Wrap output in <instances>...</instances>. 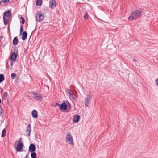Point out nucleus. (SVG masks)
I'll list each match as a JSON object with an SVG mask.
<instances>
[{
    "mask_svg": "<svg viewBox=\"0 0 158 158\" xmlns=\"http://www.w3.org/2000/svg\"><path fill=\"white\" fill-rule=\"evenodd\" d=\"M18 142V141L17 140L15 141V142Z\"/></svg>",
    "mask_w": 158,
    "mask_h": 158,
    "instance_id": "58836bf2",
    "label": "nucleus"
},
{
    "mask_svg": "<svg viewBox=\"0 0 158 158\" xmlns=\"http://www.w3.org/2000/svg\"><path fill=\"white\" fill-rule=\"evenodd\" d=\"M66 141L69 144H71L73 146L74 143L73 138L69 133H67L66 137Z\"/></svg>",
    "mask_w": 158,
    "mask_h": 158,
    "instance_id": "20e7f679",
    "label": "nucleus"
},
{
    "mask_svg": "<svg viewBox=\"0 0 158 158\" xmlns=\"http://www.w3.org/2000/svg\"><path fill=\"white\" fill-rule=\"evenodd\" d=\"M31 94H33V95H34L35 96L36 95V94H35V93L34 92H32Z\"/></svg>",
    "mask_w": 158,
    "mask_h": 158,
    "instance_id": "473e14b6",
    "label": "nucleus"
},
{
    "mask_svg": "<svg viewBox=\"0 0 158 158\" xmlns=\"http://www.w3.org/2000/svg\"><path fill=\"white\" fill-rule=\"evenodd\" d=\"M66 91L69 94L70 97H71L73 99H74L75 98L74 96H75V95L73 93L72 91L69 89H67Z\"/></svg>",
    "mask_w": 158,
    "mask_h": 158,
    "instance_id": "f8f14e48",
    "label": "nucleus"
},
{
    "mask_svg": "<svg viewBox=\"0 0 158 158\" xmlns=\"http://www.w3.org/2000/svg\"><path fill=\"white\" fill-rule=\"evenodd\" d=\"M11 15V14L10 11L9 10L5 11L3 14V16L4 17L6 16V17H10Z\"/></svg>",
    "mask_w": 158,
    "mask_h": 158,
    "instance_id": "4468645a",
    "label": "nucleus"
},
{
    "mask_svg": "<svg viewBox=\"0 0 158 158\" xmlns=\"http://www.w3.org/2000/svg\"><path fill=\"white\" fill-rule=\"evenodd\" d=\"M0 89H1V91H0V92H1V93H2V91H3V89H1V88Z\"/></svg>",
    "mask_w": 158,
    "mask_h": 158,
    "instance_id": "c9c22d12",
    "label": "nucleus"
},
{
    "mask_svg": "<svg viewBox=\"0 0 158 158\" xmlns=\"http://www.w3.org/2000/svg\"><path fill=\"white\" fill-rule=\"evenodd\" d=\"M141 16V11L138 10H136L131 13V15L129 17L128 19L132 21L140 18Z\"/></svg>",
    "mask_w": 158,
    "mask_h": 158,
    "instance_id": "f257e3e1",
    "label": "nucleus"
},
{
    "mask_svg": "<svg viewBox=\"0 0 158 158\" xmlns=\"http://www.w3.org/2000/svg\"><path fill=\"white\" fill-rule=\"evenodd\" d=\"M3 38V36L1 35L0 36V39H2Z\"/></svg>",
    "mask_w": 158,
    "mask_h": 158,
    "instance_id": "e433bc0d",
    "label": "nucleus"
},
{
    "mask_svg": "<svg viewBox=\"0 0 158 158\" xmlns=\"http://www.w3.org/2000/svg\"><path fill=\"white\" fill-rule=\"evenodd\" d=\"M18 56L17 53L13 52L11 55L10 60L12 61H15Z\"/></svg>",
    "mask_w": 158,
    "mask_h": 158,
    "instance_id": "6e6552de",
    "label": "nucleus"
},
{
    "mask_svg": "<svg viewBox=\"0 0 158 158\" xmlns=\"http://www.w3.org/2000/svg\"><path fill=\"white\" fill-rule=\"evenodd\" d=\"M10 0H1V2L4 3H7L9 2Z\"/></svg>",
    "mask_w": 158,
    "mask_h": 158,
    "instance_id": "cd10ccee",
    "label": "nucleus"
},
{
    "mask_svg": "<svg viewBox=\"0 0 158 158\" xmlns=\"http://www.w3.org/2000/svg\"><path fill=\"white\" fill-rule=\"evenodd\" d=\"M31 115L33 118H36L38 116L37 111L35 110H33L31 112Z\"/></svg>",
    "mask_w": 158,
    "mask_h": 158,
    "instance_id": "ddd939ff",
    "label": "nucleus"
},
{
    "mask_svg": "<svg viewBox=\"0 0 158 158\" xmlns=\"http://www.w3.org/2000/svg\"><path fill=\"white\" fill-rule=\"evenodd\" d=\"M1 87L0 86V89H1Z\"/></svg>",
    "mask_w": 158,
    "mask_h": 158,
    "instance_id": "a19ab883",
    "label": "nucleus"
},
{
    "mask_svg": "<svg viewBox=\"0 0 158 158\" xmlns=\"http://www.w3.org/2000/svg\"><path fill=\"white\" fill-rule=\"evenodd\" d=\"M42 3V0H36V5L38 6H40Z\"/></svg>",
    "mask_w": 158,
    "mask_h": 158,
    "instance_id": "6ab92c4d",
    "label": "nucleus"
},
{
    "mask_svg": "<svg viewBox=\"0 0 158 158\" xmlns=\"http://www.w3.org/2000/svg\"><path fill=\"white\" fill-rule=\"evenodd\" d=\"M33 98L36 100H41L42 97L40 95H39L38 94H37L35 96H34Z\"/></svg>",
    "mask_w": 158,
    "mask_h": 158,
    "instance_id": "f3484780",
    "label": "nucleus"
},
{
    "mask_svg": "<svg viewBox=\"0 0 158 158\" xmlns=\"http://www.w3.org/2000/svg\"><path fill=\"white\" fill-rule=\"evenodd\" d=\"M1 1H0V4H1Z\"/></svg>",
    "mask_w": 158,
    "mask_h": 158,
    "instance_id": "ea45409f",
    "label": "nucleus"
},
{
    "mask_svg": "<svg viewBox=\"0 0 158 158\" xmlns=\"http://www.w3.org/2000/svg\"><path fill=\"white\" fill-rule=\"evenodd\" d=\"M56 2L55 0H50L49 7L52 9H53L56 6Z\"/></svg>",
    "mask_w": 158,
    "mask_h": 158,
    "instance_id": "1a4fd4ad",
    "label": "nucleus"
},
{
    "mask_svg": "<svg viewBox=\"0 0 158 158\" xmlns=\"http://www.w3.org/2000/svg\"><path fill=\"white\" fill-rule=\"evenodd\" d=\"M24 145L23 143L20 141L17 144L16 150L17 152H20L23 149Z\"/></svg>",
    "mask_w": 158,
    "mask_h": 158,
    "instance_id": "39448f33",
    "label": "nucleus"
},
{
    "mask_svg": "<svg viewBox=\"0 0 158 158\" xmlns=\"http://www.w3.org/2000/svg\"><path fill=\"white\" fill-rule=\"evenodd\" d=\"M13 65V63L12 62H11L10 63V65L11 66H12Z\"/></svg>",
    "mask_w": 158,
    "mask_h": 158,
    "instance_id": "f704fd0d",
    "label": "nucleus"
},
{
    "mask_svg": "<svg viewBox=\"0 0 158 158\" xmlns=\"http://www.w3.org/2000/svg\"><path fill=\"white\" fill-rule=\"evenodd\" d=\"M66 102H65L63 101V103L60 104V109L62 110H67L68 107Z\"/></svg>",
    "mask_w": 158,
    "mask_h": 158,
    "instance_id": "423d86ee",
    "label": "nucleus"
},
{
    "mask_svg": "<svg viewBox=\"0 0 158 158\" xmlns=\"http://www.w3.org/2000/svg\"><path fill=\"white\" fill-rule=\"evenodd\" d=\"M56 106H58L59 107V108L60 107V104H59L58 103H56Z\"/></svg>",
    "mask_w": 158,
    "mask_h": 158,
    "instance_id": "7c9ffc66",
    "label": "nucleus"
},
{
    "mask_svg": "<svg viewBox=\"0 0 158 158\" xmlns=\"http://www.w3.org/2000/svg\"><path fill=\"white\" fill-rule=\"evenodd\" d=\"M155 82H156V84L157 86H158V78H157Z\"/></svg>",
    "mask_w": 158,
    "mask_h": 158,
    "instance_id": "c756f323",
    "label": "nucleus"
},
{
    "mask_svg": "<svg viewBox=\"0 0 158 158\" xmlns=\"http://www.w3.org/2000/svg\"><path fill=\"white\" fill-rule=\"evenodd\" d=\"M4 112V110L2 108H1L0 112V115L1 116L2 115L3 113Z\"/></svg>",
    "mask_w": 158,
    "mask_h": 158,
    "instance_id": "c85d7f7f",
    "label": "nucleus"
},
{
    "mask_svg": "<svg viewBox=\"0 0 158 158\" xmlns=\"http://www.w3.org/2000/svg\"><path fill=\"white\" fill-rule=\"evenodd\" d=\"M66 103L67 104V107L68 108L67 109V112H69L70 111V110L71 108V105L70 104L69 102L68 101H65Z\"/></svg>",
    "mask_w": 158,
    "mask_h": 158,
    "instance_id": "a211bd4d",
    "label": "nucleus"
},
{
    "mask_svg": "<svg viewBox=\"0 0 158 158\" xmlns=\"http://www.w3.org/2000/svg\"><path fill=\"white\" fill-rule=\"evenodd\" d=\"M80 118L79 115H74L73 119V121L75 123H77L79 121Z\"/></svg>",
    "mask_w": 158,
    "mask_h": 158,
    "instance_id": "9b49d317",
    "label": "nucleus"
},
{
    "mask_svg": "<svg viewBox=\"0 0 158 158\" xmlns=\"http://www.w3.org/2000/svg\"><path fill=\"white\" fill-rule=\"evenodd\" d=\"M36 14L37 15V16H36L37 21L40 22L43 20L44 19V15L43 13H41L40 11H38Z\"/></svg>",
    "mask_w": 158,
    "mask_h": 158,
    "instance_id": "f03ea898",
    "label": "nucleus"
},
{
    "mask_svg": "<svg viewBox=\"0 0 158 158\" xmlns=\"http://www.w3.org/2000/svg\"><path fill=\"white\" fill-rule=\"evenodd\" d=\"M3 19L4 24L5 25H7L8 23V22L9 21V20L6 19L5 18V17H4V16H3Z\"/></svg>",
    "mask_w": 158,
    "mask_h": 158,
    "instance_id": "5701e85b",
    "label": "nucleus"
},
{
    "mask_svg": "<svg viewBox=\"0 0 158 158\" xmlns=\"http://www.w3.org/2000/svg\"><path fill=\"white\" fill-rule=\"evenodd\" d=\"M4 98L5 100H6V98H7L8 96V93L6 92H4L3 93V95Z\"/></svg>",
    "mask_w": 158,
    "mask_h": 158,
    "instance_id": "b1692460",
    "label": "nucleus"
},
{
    "mask_svg": "<svg viewBox=\"0 0 158 158\" xmlns=\"http://www.w3.org/2000/svg\"><path fill=\"white\" fill-rule=\"evenodd\" d=\"M19 142L20 141H21V138H19Z\"/></svg>",
    "mask_w": 158,
    "mask_h": 158,
    "instance_id": "4c0bfd02",
    "label": "nucleus"
},
{
    "mask_svg": "<svg viewBox=\"0 0 158 158\" xmlns=\"http://www.w3.org/2000/svg\"><path fill=\"white\" fill-rule=\"evenodd\" d=\"M19 42L17 37H15L13 40V44L14 46L16 45Z\"/></svg>",
    "mask_w": 158,
    "mask_h": 158,
    "instance_id": "dca6fc26",
    "label": "nucleus"
},
{
    "mask_svg": "<svg viewBox=\"0 0 158 158\" xmlns=\"http://www.w3.org/2000/svg\"><path fill=\"white\" fill-rule=\"evenodd\" d=\"M20 19H22L21 23L22 24H23L25 22V20L24 19L23 17L22 16L20 17Z\"/></svg>",
    "mask_w": 158,
    "mask_h": 158,
    "instance_id": "bb28decb",
    "label": "nucleus"
},
{
    "mask_svg": "<svg viewBox=\"0 0 158 158\" xmlns=\"http://www.w3.org/2000/svg\"><path fill=\"white\" fill-rule=\"evenodd\" d=\"M88 15L87 13H86L85 14L84 18L85 20H87L88 19Z\"/></svg>",
    "mask_w": 158,
    "mask_h": 158,
    "instance_id": "a878e982",
    "label": "nucleus"
},
{
    "mask_svg": "<svg viewBox=\"0 0 158 158\" xmlns=\"http://www.w3.org/2000/svg\"><path fill=\"white\" fill-rule=\"evenodd\" d=\"M31 124H28L26 130V133L27 136H29L30 135L31 132Z\"/></svg>",
    "mask_w": 158,
    "mask_h": 158,
    "instance_id": "9d476101",
    "label": "nucleus"
},
{
    "mask_svg": "<svg viewBox=\"0 0 158 158\" xmlns=\"http://www.w3.org/2000/svg\"><path fill=\"white\" fill-rule=\"evenodd\" d=\"M25 158H29V156L28 155H27Z\"/></svg>",
    "mask_w": 158,
    "mask_h": 158,
    "instance_id": "72a5a7b5",
    "label": "nucleus"
},
{
    "mask_svg": "<svg viewBox=\"0 0 158 158\" xmlns=\"http://www.w3.org/2000/svg\"><path fill=\"white\" fill-rule=\"evenodd\" d=\"M31 158H37L36 154L34 152H31Z\"/></svg>",
    "mask_w": 158,
    "mask_h": 158,
    "instance_id": "aec40b11",
    "label": "nucleus"
},
{
    "mask_svg": "<svg viewBox=\"0 0 158 158\" xmlns=\"http://www.w3.org/2000/svg\"><path fill=\"white\" fill-rule=\"evenodd\" d=\"M11 78L12 79H15L16 77V74L15 73H12L11 74Z\"/></svg>",
    "mask_w": 158,
    "mask_h": 158,
    "instance_id": "393cba45",
    "label": "nucleus"
},
{
    "mask_svg": "<svg viewBox=\"0 0 158 158\" xmlns=\"http://www.w3.org/2000/svg\"><path fill=\"white\" fill-rule=\"evenodd\" d=\"M6 131L5 129H4L2 131V134H1V137L2 138L4 137L6 135Z\"/></svg>",
    "mask_w": 158,
    "mask_h": 158,
    "instance_id": "4be33fe9",
    "label": "nucleus"
},
{
    "mask_svg": "<svg viewBox=\"0 0 158 158\" xmlns=\"http://www.w3.org/2000/svg\"><path fill=\"white\" fill-rule=\"evenodd\" d=\"M36 149L35 145V144L32 143L30 144L29 146L28 151L30 152H34L35 151Z\"/></svg>",
    "mask_w": 158,
    "mask_h": 158,
    "instance_id": "0eeeda50",
    "label": "nucleus"
},
{
    "mask_svg": "<svg viewBox=\"0 0 158 158\" xmlns=\"http://www.w3.org/2000/svg\"><path fill=\"white\" fill-rule=\"evenodd\" d=\"M5 77L3 74H0V83L2 82L4 80Z\"/></svg>",
    "mask_w": 158,
    "mask_h": 158,
    "instance_id": "412c9836",
    "label": "nucleus"
},
{
    "mask_svg": "<svg viewBox=\"0 0 158 158\" xmlns=\"http://www.w3.org/2000/svg\"><path fill=\"white\" fill-rule=\"evenodd\" d=\"M133 61L135 63H136L137 62V61L136 59H133Z\"/></svg>",
    "mask_w": 158,
    "mask_h": 158,
    "instance_id": "2f4dec72",
    "label": "nucleus"
},
{
    "mask_svg": "<svg viewBox=\"0 0 158 158\" xmlns=\"http://www.w3.org/2000/svg\"><path fill=\"white\" fill-rule=\"evenodd\" d=\"M91 97L90 95H88L85 98V105L86 106H88V105L89 104V102L90 101V99Z\"/></svg>",
    "mask_w": 158,
    "mask_h": 158,
    "instance_id": "2eb2a0df",
    "label": "nucleus"
},
{
    "mask_svg": "<svg viewBox=\"0 0 158 158\" xmlns=\"http://www.w3.org/2000/svg\"><path fill=\"white\" fill-rule=\"evenodd\" d=\"M23 31V26L21 25L20 27V35H21L22 34V39L24 41L27 38V34L26 31Z\"/></svg>",
    "mask_w": 158,
    "mask_h": 158,
    "instance_id": "7ed1b4c3",
    "label": "nucleus"
}]
</instances>
